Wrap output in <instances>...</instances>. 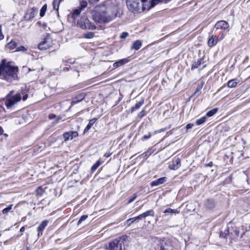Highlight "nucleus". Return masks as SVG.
Masks as SVG:
<instances>
[{
    "label": "nucleus",
    "mask_w": 250,
    "mask_h": 250,
    "mask_svg": "<svg viewBox=\"0 0 250 250\" xmlns=\"http://www.w3.org/2000/svg\"><path fill=\"white\" fill-rule=\"evenodd\" d=\"M92 20L96 23H105L114 20L117 15V7L112 0H105L96 5L90 12Z\"/></svg>",
    "instance_id": "nucleus-1"
},
{
    "label": "nucleus",
    "mask_w": 250,
    "mask_h": 250,
    "mask_svg": "<svg viewBox=\"0 0 250 250\" xmlns=\"http://www.w3.org/2000/svg\"><path fill=\"white\" fill-rule=\"evenodd\" d=\"M171 0H126L128 9L132 12L148 10L159 2L167 3Z\"/></svg>",
    "instance_id": "nucleus-2"
},
{
    "label": "nucleus",
    "mask_w": 250,
    "mask_h": 250,
    "mask_svg": "<svg viewBox=\"0 0 250 250\" xmlns=\"http://www.w3.org/2000/svg\"><path fill=\"white\" fill-rule=\"evenodd\" d=\"M19 68L13 66L10 62H6L5 59H2L0 62V79L7 82H12L18 79Z\"/></svg>",
    "instance_id": "nucleus-3"
},
{
    "label": "nucleus",
    "mask_w": 250,
    "mask_h": 250,
    "mask_svg": "<svg viewBox=\"0 0 250 250\" xmlns=\"http://www.w3.org/2000/svg\"><path fill=\"white\" fill-rule=\"evenodd\" d=\"M125 236L119 237L110 242L109 244V250H122L125 247Z\"/></svg>",
    "instance_id": "nucleus-4"
},
{
    "label": "nucleus",
    "mask_w": 250,
    "mask_h": 250,
    "mask_svg": "<svg viewBox=\"0 0 250 250\" xmlns=\"http://www.w3.org/2000/svg\"><path fill=\"white\" fill-rule=\"evenodd\" d=\"M77 25L83 30H94L96 28L95 24L91 22L85 16L82 17L78 21Z\"/></svg>",
    "instance_id": "nucleus-5"
},
{
    "label": "nucleus",
    "mask_w": 250,
    "mask_h": 250,
    "mask_svg": "<svg viewBox=\"0 0 250 250\" xmlns=\"http://www.w3.org/2000/svg\"><path fill=\"white\" fill-rule=\"evenodd\" d=\"M21 100V95L20 93L8 97L5 102V104L7 108H10L12 106Z\"/></svg>",
    "instance_id": "nucleus-6"
},
{
    "label": "nucleus",
    "mask_w": 250,
    "mask_h": 250,
    "mask_svg": "<svg viewBox=\"0 0 250 250\" xmlns=\"http://www.w3.org/2000/svg\"><path fill=\"white\" fill-rule=\"evenodd\" d=\"M78 135L77 131H70L64 132L63 134V137L64 139V141L66 142L69 140H72L73 138L78 137Z\"/></svg>",
    "instance_id": "nucleus-7"
},
{
    "label": "nucleus",
    "mask_w": 250,
    "mask_h": 250,
    "mask_svg": "<svg viewBox=\"0 0 250 250\" xmlns=\"http://www.w3.org/2000/svg\"><path fill=\"white\" fill-rule=\"evenodd\" d=\"M51 44L49 39H45L38 44V48L41 50H46L51 47Z\"/></svg>",
    "instance_id": "nucleus-8"
},
{
    "label": "nucleus",
    "mask_w": 250,
    "mask_h": 250,
    "mask_svg": "<svg viewBox=\"0 0 250 250\" xmlns=\"http://www.w3.org/2000/svg\"><path fill=\"white\" fill-rule=\"evenodd\" d=\"M229 24L227 21H219L215 23L214 28H216V30L222 29L225 30L229 29Z\"/></svg>",
    "instance_id": "nucleus-9"
},
{
    "label": "nucleus",
    "mask_w": 250,
    "mask_h": 250,
    "mask_svg": "<svg viewBox=\"0 0 250 250\" xmlns=\"http://www.w3.org/2000/svg\"><path fill=\"white\" fill-rule=\"evenodd\" d=\"M37 9L34 7L28 10L24 16V18L28 21L32 20L35 16V12Z\"/></svg>",
    "instance_id": "nucleus-10"
},
{
    "label": "nucleus",
    "mask_w": 250,
    "mask_h": 250,
    "mask_svg": "<svg viewBox=\"0 0 250 250\" xmlns=\"http://www.w3.org/2000/svg\"><path fill=\"white\" fill-rule=\"evenodd\" d=\"M181 166V159L177 158L173 160L172 164L169 165V168L172 170H177Z\"/></svg>",
    "instance_id": "nucleus-11"
},
{
    "label": "nucleus",
    "mask_w": 250,
    "mask_h": 250,
    "mask_svg": "<svg viewBox=\"0 0 250 250\" xmlns=\"http://www.w3.org/2000/svg\"><path fill=\"white\" fill-rule=\"evenodd\" d=\"M48 221L47 220H43L41 224L37 228V231L38 232V236L42 234V231L44 230L45 228L47 226Z\"/></svg>",
    "instance_id": "nucleus-12"
},
{
    "label": "nucleus",
    "mask_w": 250,
    "mask_h": 250,
    "mask_svg": "<svg viewBox=\"0 0 250 250\" xmlns=\"http://www.w3.org/2000/svg\"><path fill=\"white\" fill-rule=\"evenodd\" d=\"M167 181V178L165 177L160 178L156 180L153 181L150 183L151 187H155L164 184Z\"/></svg>",
    "instance_id": "nucleus-13"
},
{
    "label": "nucleus",
    "mask_w": 250,
    "mask_h": 250,
    "mask_svg": "<svg viewBox=\"0 0 250 250\" xmlns=\"http://www.w3.org/2000/svg\"><path fill=\"white\" fill-rule=\"evenodd\" d=\"M85 97V95L83 93H81L77 96L72 98V104H76L82 101Z\"/></svg>",
    "instance_id": "nucleus-14"
},
{
    "label": "nucleus",
    "mask_w": 250,
    "mask_h": 250,
    "mask_svg": "<svg viewBox=\"0 0 250 250\" xmlns=\"http://www.w3.org/2000/svg\"><path fill=\"white\" fill-rule=\"evenodd\" d=\"M141 219H142L141 217V215L140 214L136 217H134L129 218V219L126 220L125 221V225H127V226H130L131 225V224H132L133 223H134L136 221H138L139 220H141Z\"/></svg>",
    "instance_id": "nucleus-15"
},
{
    "label": "nucleus",
    "mask_w": 250,
    "mask_h": 250,
    "mask_svg": "<svg viewBox=\"0 0 250 250\" xmlns=\"http://www.w3.org/2000/svg\"><path fill=\"white\" fill-rule=\"evenodd\" d=\"M128 62V60L127 59H121L117 62H116L113 64V66L115 68H117L120 66H123L125 63H127Z\"/></svg>",
    "instance_id": "nucleus-16"
},
{
    "label": "nucleus",
    "mask_w": 250,
    "mask_h": 250,
    "mask_svg": "<svg viewBox=\"0 0 250 250\" xmlns=\"http://www.w3.org/2000/svg\"><path fill=\"white\" fill-rule=\"evenodd\" d=\"M205 207L208 209H212L215 207V203L213 199L207 200L204 203Z\"/></svg>",
    "instance_id": "nucleus-17"
},
{
    "label": "nucleus",
    "mask_w": 250,
    "mask_h": 250,
    "mask_svg": "<svg viewBox=\"0 0 250 250\" xmlns=\"http://www.w3.org/2000/svg\"><path fill=\"white\" fill-rule=\"evenodd\" d=\"M218 42V39H215V37L212 35L209 38L208 42V44L209 47H212L214 46Z\"/></svg>",
    "instance_id": "nucleus-18"
},
{
    "label": "nucleus",
    "mask_w": 250,
    "mask_h": 250,
    "mask_svg": "<svg viewBox=\"0 0 250 250\" xmlns=\"http://www.w3.org/2000/svg\"><path fill=\"white\" fill-rule=\"evenodd\" d=\"M203 58H201V59L198 60L197 61L194 62L191 65V69L192 70L195 68H198L203 63Z\"/></svg>",
    "instance_id": "nucleus-19"
},
{
    "label": "nucleus",
    "mask_w": 250,
    "mask_h": 250,
    "mask_svg": "<svg viewBox=\"0 0 250 250\" xmlns=\"http://www.w3.org/2000/svg\"><path fill=\"white\" fill-rule=\"evenodd\" d=\"M96 118H93L92 119L90 120L88 125L84 128L83 133L87 132L91 128L92 126L94 125V124L96 122Z\"/></svg>",
    "instance_id": "nucleus-20"
},
{
    "label": "nucleus",
    "mask_w": 250,
    "mask_h": 250,
    "mask_svg": "<svg viewBox=\"0 0 250 250\" xmlns=\"http://www.w3.org/2000/svg\"><path fill=\"white\" fill-rule=\"evenodd\" d=\"M140 215L142 219L145 218L149 216H154V211L153 209H150L141 214Z\"/></svg>",
    "instance_id": "nucleus-21"
},
{
    "label": "nucleus",
    "mask_w": 250,
    "mask_h": 250,
    "mask_svg": "<svg viewBox=\"0 0 250 250\" xmlns=\"http://www.w3.org/2000/svg\"><path fill=\"white\" fill-rule=\"evenodd\" d=\"M144 104V100L142 99L141 101L137 102L134 106L131 107V112L138 109Z\"/></svg>",
    "instance_id": "nucleus-22"
},
{
    "label": "nucleus",
    "mask_w": 250,
    "mask_h": 250,
    "mask_svg": "<svg viewBox=\"0 0 250 250\" xmlns=\"http://www.w3.org/2000/svg\"><path fill=\"white\" fill-rule=\"evenodd\" d=\"M142 46V42L139 40L135 41L132 45L131 48L136 50H139Z\"/></svg>",
    "instance_id": "nucleus-23"
},
{
    "label": "nucleus",
    "mask_w": 250,
    "mask_h": 250,
    "mask_svg": "<svg viewBox=\"0 0 250 250\" xmlns=\"http://www.w3.org/2000/svg\"><path fill=\"white\" fill-rule=\"evenodd\" d=\"M17 45V43L15 41H11L9 43L6 44L5 46L7 48H8L10 50H12L16 47Z\"/></svg>",
    "instance_id": "nucleus-24"
},
{
    "label": "nucleus",
    "mask_w": 250,
    "mask_h": 250,
    "mask_svg": "<svg viewBox=\"0 0 250 250\" xmlns=\"http://www.w3.org/2000/svg\"><path fill=\"white\" fill-rule=\"evenodd\" d=\"M81 11L82 10L80 8L75 9L72 14V18L75 19L78 16L80 15Z\"/></svg>",
    "instance_id": "nucleus-25"
},
{
    "label": "nucleus",
    "mask_w": 250,
    "mask_h": 250,
    "mask_svg": "<svg viewBox=\"0 0 250 250\" xmlns=\"http://www.w3.org/2000/svg\"><path fill=\"white\" fill-rule=\"evenodd\" d=\"M237 84V82L235 80H231L228 82V86L230 88L235 87Z\"/></svg>",
    "instance_id": "nucleus-26"
},
{
    "label": "nucleus",
    "mask_w": 250,
    "mask_h": 250,
    "mask_svg": "<svg viewBox=\"0 0 250 250\" xmlns=\"http://www.w3.org/2000/svg\"><path fill=\"white\" fill-rule=\"evenodd\" d=\"M47 4H45L42 7V8L40 10V16L41 17H42L44 16L45 12L46 11V10H47Z\"/></svg>",
    "instance_id": "nucleus-27"
},
{
    "label": "nucleus",
    "mask_w": 250,
    "mask_h": 250,
    "mask_svg": "<svg viewBox=\"0 0 250 250\" xmlns=\"http://www.w3.org/2000/svg\"><path fill=\"white\" fill-rule=\"evenodd\" d=\"M164 212L165 213H170L177 214L179 213V211L177 209H173L171 208H167L164 210Z\"/></svg>",
    "instance_id": "nucleus-28"
},
{
    "label": "nucleus",
    "mask_w": 250,
    "mask_h": 250,
    "mask_svg": "<svg viewBox=\"0 0 250 250\" xmlns=\"http://www.w3.org/2000/svg\"><path fill=\"white\" fill-rule=\"evenodd\" d=\"M101 162L100 160L97 161L91 167V170L92 171L96 170L97 168L101 165Z\"/></svg>",
    "instance_id": "nucleus-29"
},
{
    "label": "nucleus",
    "mask_w": 250,
    "mask_h": 250,
    "mask_svg": "<svg viewBox=\"0 0 250 250\" xmlns=\"http://www.w3.org/2000/svg\"><path fill=\"white\" fill-rule=\"evenodd\" d=\"M217 108H213L209 111H208L207 114L206 115L208 117H211L213 115H214L217 112Z\"/></svg>",
    "instance_id": "nucleus-30"
},
{
    "label": "nucleus",
    "mask_w": 250,
    "mask_h": 250,
    "mask_svg": "<svg viewBox=\"0 0 250 250\" xmlns=\"http://www.w3.org/2000/svg\"><path fill=\"white\" fill-rule=\"evenodd\" d=\"M206 119H207V118L206 117H203L201 118L200 119L196 120V124L198 125H202L203 124H204L205 122Z\"/></svg>",
    "instance_id": "nucleus-31"
},
{
    "label": "nucleus",
    "mask_w": 250,
    "mask_h": 250,
    "mask_svg": "<svg viewBox=\"0 0 250 250\" xmlns=\"http://www.w3.org/2000/svg\"><path fill=\"white\" fill-rule=\"evenodd\" d=\"M80 9L83 10L87 6V2L85 0H81L80 2Z\"/></svg>",
    "instance_id": "nucleus-32"
},
{
    "label": "nucleus",
    "mask_w": 250,
    "mask_h": 250,
    "mask_svg": "<svg viewBox=\"0 0 250 250\" xmlns=\"http://www.w3.org/2000/svg\"><path fill=\"white\" fill-rule=\"evenodd\" d=\"M153 150H152V149H150L144 153L142 155L144 158L146 159L153 153Z\"/></svg>",
    "instance_id": "nucleus-33"
},
{
    "label": "nucleus",
    "mask_w": 250,
    "mask_h": 250,
    "mask_svg": "<svg viewBox=\"0 0 250 250\" xmlns=\"http://www.w3.org/2000/svg\"><path fill=\"white\" fill-rule=\"evenodd\" d=\"M61 0H54L53 2V8L55 10H58L59 5Z\"/></svg>",
    "instance_id": "nucleus-34"
},
{
    "label": "nucleus",
    "mask_w": 250,
    "mask_h": 250,
    "mask_svg": "<svg viewBox=\"0 0 250 250\" xmlns=\"http://www.w3.org/2000/svg\"><path fill=\"white\" fill-rule=\"evenodd\" d=\"M13 206V204H11V205H9L7 208H4L2 210V212L3 214L7 213L12 209Z\"/></svg>",
    "instance_id": "nucleus-35"
},
{
    "label": "nucleus",
    "mask_w": 250,
    "mask_h": 250,
    "mask_svg": "<svg viewBox=\"0 0 250 250\" xmlns=\"http://www.w3.org/2000/svg\"><path fill=\"white\" fill-rule=\"evenodd\" d=\"M94 36V34L93 32H87L84 34V37L86 39H92Z\"/></svg>",
    "instance_id": "nucleus-36"
},
{
    "label": "nucleus",
    "mask_w": 250,
    "mask_h": 250,
    "mask_svg": "<svg viewBox=\"0 0 250 250\" xmlns=\"http://www.w3.org/2000/svg\"><path fill=\"white\" fill-rule=\"evenodd\" d=\"M204 84V82H201L200 83H199L197 88H196V89L194 92V94H196V93H197L198 92H199L203 87V85Z\"/></svg>",
    "instance_id": "nucleus-37"
},
{
    "label": "nucleus",
    "mask_w": 250,
    "mask_h": 250,
    "mask_svg": "<svg viewBox=\"0 0 250 250\" xmlns=\"http://www.w3.org/2000/svg\"><path fill=\"white\" fill-rule=\"evenodd\" d=\"M88 217V216L87 215H82L79 220L78 221V225H79L80 224H81L83 221L86 220Z\"/></svg>",
    "instance_id": "nucleus-38"
},
{
    "label": "nucleus",
    "mask_w": 250,
    "mask_h": 250,
    "mask_svg": "<svg viewBox=\"0 0 250 250\" xmlns=\"http://www.w3.org/2000/svg\"><path fill=\"white\" fill-rule=\"evenodd\" d=\"M137 197V194L134 193L133 195V196L129 199V200L127 202V204H130V203H132L133 201H134L136 199Z\"/></svg>",
    "instance_id": "nucleus-39"
},
{
    "label": "nucleus",
    "mask_w": 250,
    "mask_h": 250,
    "mask_svg": "<svg viewBox=\"0 0 250 250\" xmlns=\"http://www.w3.org/2000/svg\"><path fill=\"white\" fill-rule=\"evenodd\" d=\"M27 49L23 46H20L17 48L16 51L25 52Z\"/></svg>",
    "instance_id": "nucleus-40"
},
{
    "label": "nucleus",
    "mask_w": 250,
    "mask_h": 250,
    "mask_svg": "<svg viewBox=\"0 0 250 250\" xmlns=\"http://www.w3.org/2000/svg\"><path fill=\"white\" fill-rule=\"evenodd\" d=\"M128 36V33L126 32H124L120 35V39H125Z\"/></svg>",
    "instance_id": "nucleus-41"
},
{
    "label": "nucleus",
    "mask_w": 250,
    "mask_h": 250,
    "mask_svg": "<svg viewBox=\"0 0 250 250\" xmlns=\"http://www.w3.org/2000/svg\"><path fill=\"white\" fill-rule=\"evenodd\" d=\"M151 133L150 132H148L147 134L143 136V137L142 138V140L144 141L145 140L148 139L149 138H150L151 137Z\"/></svg>",
    "instance_id": "nucleus-42"
},
{
    "label": "nucleus",
    "mask_w": 250,
    "mask_h": 250,
    "mask_svg": "<svg viewBox=\"0 0 250 250\" xmlns=\"http://www.w3.org/2000/svg\"><path fill=\"white\" fill-rule=\"evenodd\" d=\"M228 232H229L228 230H225L224 233L221 232L220 234V237H222V238H225L226 235L228 234Z\"/></svg>",
    "instance_id": "nucleus-43"
},
{
    "label": "nucleus",
    "mask_w": 250,
    "mask_h": 250,
    "mask_svg": "<svg viewBox=\"0 0 250 250\" xmlns=\"http://www.w3.org/2000/svg\"><path fill=\"white\" fill-rule=\"evenodd\" d=\"M4 38V35L2 32V26L1 25H0V41L2 40Z\"/></svg>",
    "instance_id": "nucleus-44"
},
{
    "label": "nucleus",
    "mask_w": 250,
    "mask_h": 250,
    "mask_svg": "<svg viewBox=\"0 0 250 250\" xmlns=\"http://www.w3.org/2000/svg\"><path fill=\"white\" fill-rule=\"evenodd\" d=\"M100 0H88V3L89 4L93 5L95 3L98 2Z\"/></svg>",
    "instance_id": "nucleus-45"
},
{
    "label": "nucleus",
    "mask_w": 250,
    "mask_h": 250,
    "mask_svg": "<svg viewBox=\"0 0 250 250\" xmlns=\"http://www.w3.org/2000/svg\"><path fill=\"white\" fill-rule=\"evenodd\" d=\"M145 115V111L144 110H142L138 114V116L140 118L143 117Z\"/></svg>",
    "instance_id": "nucleus-46"
},
{
    "label": "nucleus",
    "mask_w": 250,
    "mask_h": 250,
    "mask_svg": "<svg viewBox=\"0 0 250 250\" xmlns=\"http://www.w3.org/2000/svg\"><path fill=\"white\" fill-rule=\"evenodd\" d=\"M56 117V115L54 114H50L48 116L49 119H53Z\"/></svg>",
    "instance_id": "nucleus-47"
},
{
    "label": "nucleus",
    "mask_w": 250,
    "mask_h": 250,
    "mask_svg": "<svg viewBox=\"0 0 250 250\" xmlns=\"http://www.w3.org/2000/svg\"><path fill=\"white\" fill-rule=\"evenodd\" d=\"M193 126V124H188L187 125H186V128L187 129H190L192 127V126Z\"/></svg>",
    "instance_id": "nucleus-48"
},
{
    "label": "nucleus",
    "mask_w": 250,
    "mask_h": 250,
    "mask_svg": "<svg viewBox=\"0 0 250 250\" xmlns=\"http://www.w3.org/2000/svg\"><path fill=\"white\" fill-rule=\"evenodd\" d=\"M111 153H105L104 156L106 158H108L111 156Z\"/></svg>",
    "instance_id": "nucleus-49"
},
{
    "label": "nucleus",
    "mask_w": 250,
    "mask_h": 250,
    "mask_svg": "<svg viewBox=\"0 0 250 250\" xmlns=\"http://www.w3.org/2000/svg\"><path fill=\"white\" fill-rule=\"evenodd\" d=\"M212 166H213V163L211 162L209 163L208 164L206 165V167H211Z\"/></svg>",
    "instance_id": "nucleus-50"
},
{
    "label": "nucleus",
    "mask_w": 250,
    "mask_h": 250,
    "mask_svg": "<svg viewBox=\"0 0 250 250\" xmlns=\"http://www.w3.org/2000/svg\"><path fill=\"white\" fill-rule=\"evenodd\" d=\"M28 98V95L26 94L23 96L22 100L23 101H25Z\"/></svg>",
    "instance_id": "nucleus-51"
},
{
    "label": "nucleus",
    "mask_w": 250,
    "mask_h": 250,
    "mask_svg": "<svg viewBox=\"0 0 250 250\" xmlns=\"http://www.w3.org/2000/svg\"><path fill=\"white\" fill-rule=\"evenodd\" d=\"M224 37H225V34H224V33H222V34H221V37H220V39H219V40H218V41H220V40H221L223 39H224Z\"/></svg>",
    "instance_id": "nucleus-52"
},
{
    "label": "nucleus",
    "mask_w": 250,
    "mask_h": 250,
    "mask_svg": "<svg viewBox=\"0 0 250 250\" xmlns=\"http://www.w3.org/2000/svg\"><path fill=\"white\" fill-rule=\"evenodd\" d=\"M25 230V227H22L21 229H20V231L22 232L23 231H24Z\"/></svg>",
    "instance_id": "nucleus-53"
},
{
    "label": "nucleus",
    "mask_w": 250,
    "mask_h": 250,
    "mask_svg": "<svg viewBox=\"0 0 250 250\" xmlns=\"http://www.w3.org/2000/svg\"><path fill=\"white\" fill-rule=\"evenodd\" d=\"M234 232H235V234H236V235L238 236V235L239 234V231L238 230H235L234 231Z\"/></svg>",
    "instance_id": "nucleus-54"
},
{
    "label": "nucleus",
    "mask_w": 250,
    "mask_h": 250,
    "mask_svg": "<svg viewBox=\"0 0 250 250\" xmlns=\"http://www.w3.org/2000/svg\"><path fill=\"white\" fill-rule=\"evenodd\" d=\"M3 128H2V127H1L0 126V135L2 134L3 133Z\"/></svg>",
    "instance_id": "nucleus-55"
},
{
    "label": "nucleus",
    "mask_w": 250,
    "mask_h": 250,
    "mask_svg": "<svg viewBox=\"0 0 250 250\" xmlns=\"http://www.w3.org/2000/svg\"><path fill=\"white\" fill-rule=\"evenodd\" d=\"M160 250H167L163 246H161Z\"/></svg>",
    "instance_id": "nucleus-56"
},
{
    "label": "nucleus",
    "mask_w": 250,
    "mask_h": 250,
    "mask_svg": "<svg viewBox=\"0 0 250 250\" xmlns=\"http://www.w3.org/2000/svg\"><path fill=\"white\" fill-rule=\"evenodd\" d=\"M69 70V68L68 67H66L64 68V70L68 71Z\"/></svg>",
    "instance_id": "nucleus-57"
},
{
    "label": "nucleus",
    "mask_w": 250,
    "mask_h": 250,
    "mask_svg": "<svg viewBox=\"0 0 250 250\" xmlns=\"http://www.w3.org/2000/svg\"><path fill=\"white\" fill-rule=\"evenodd\" d=\"M60 119V117L58 118V119L56 120L55 123H57Z\"/></svg>",
    "instance_id": "nucleus-58"
},
{
    "label": "nucleus",
    "mask_w": 250,
    "mask_h": 250,
    "mask_svg": "<svg viewBox=\"0 0 250 250\" xmlns=\"http://www.w3.org/2000/svg\"><path fill=\"white\" fill-rule=\"evenodd\" d=\"M26 250H31L29 247H27Z\"/></svg>",
    "instance_id": "nucleus-59"
},
{
    "label": "nucleus",
    "mask_w": 250,
    "mask_h": 250,
    "mask_svg": "<svg viewBox=\"0 0 250 250\" xmlns=\"http://www.w3.org/2000/svg\"><path fill=\"white\" fill-rule=\"evenodd\" d=\"M166 130V129H165V128H164V129H162L161 130V131H164V130Z\"/></svg>",
    "instance_id": "nucleus-60"
},
{
    "label": "nucleus",
    "mask_w": 250,
    "mask_h": 250,
    "mask_svg": "<svg viewBox=\"0 0 250 250\" xmlns=\"http://www.w3.org/2000/svg\"><path fill=\"white\" fill-rule=\"evenodd\" d=\"M12 93H13V91H11L10 92V93H9V94H12Z\"/></svg>",
    "instance_id": "nucleus-61"
}]
</instances>
